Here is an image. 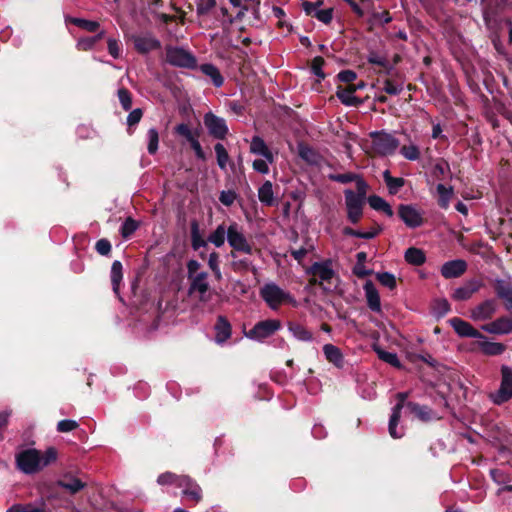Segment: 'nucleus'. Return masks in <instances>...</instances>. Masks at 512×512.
Instances as JSON below:
<instances>
[{
	"label": "nucleus",
	"mask_w": 512,
	"mask_h": 512,
	"mask_svg": "<svg viewBox=\"0 0 512 512\" xmlns=\"http://www.w3.org/2000/svg\"><path fill=\"white\" fill-rule=\"evenodd\" d=\"M215 3V0H196L197 13H208L215 6Z\"/></svg>",
	"instance_id": "338daca9"
},
{
	"label": "nucleus",
	"mask_w": 512,
	"mask_h": 512,
	"mask_svg": "<svg viewBox=\"0 0 512 512\" xmlns=\"http://www.w3.org/2000/svg\"><path fill=\"white\" fill-rule=\"evenodd\" d=\"M373 349H374L375 353L377 354L378 358L380 360H382L383 362H385L395 368H398V369H400L402 367V364H401L396 353L388 352L379 346H374Z\"/></svg>",
	"instance_id": "72a5a7b5"
},
{
	"label": "nucleus",
	"mask_w": 512,
	"mask_h": 512,
	"mask_svg": "<svg viewBox=\"0 0 512 512\" xmlns=\"http://www.w3.org/2000/svg\"><path fill=\"white\" fill-rule=\"evenodd\" d=\"M368 203L370 207L377 211L384 212L388 217L393 216V210L391 206L380 196L371 195L368 198Z\"/></svg>",
	"instance_id": "c9c22d12"
},
{
	"label": "nucleus",
	"mask_w": 512,
	"mask_h": 512,
	"mask_svg": "<svg viewBox=\"0 0 512 512\" xmlns=\"http://www.w3.org/2000/svg\"><path fill=\"white\" fill-rule=\"evenodd\" d=\"M288 330L298 341L311 342L313 340V334L299 323L289 322Z\"/></svg>",
	"instance_id": "7c9ffc66"
},
{
	"label": "nucleus",
	"mask_w": 512,
	"mask_h": 512,
	"mask_svg": "<svg viewBox=\"0 0 512 512\" xmlns=\"http://www.w3.org/2000/svg\"><path fill=\"white\" fill-rule=\"evenodd\" d=\"M356 88L348 86L347 88H338L336 95L338 99L345 105L352 106L359 103L358 98L355 96Z\"/></svg>",
	"instance_id": "473e14b6"
},
{
	"label": "nucleus",
	"mask_w": 512,
	"mask_h": 512,
	"mask_svg": "<svg viewBox=\"0 0 512 512\" xmlns=\"http://www.w3.org/2000/svg\"><path fill=\"white\" fill-rule=\"evenodd\" d=\"M490 400L496 404L501 405L512 398V368L503 365L501 367V383L497 391L490 393Z\"/></svg>",
	"instance_id": "423d86ee"
},
{
	"label": "nucleus",
	"mask_w": 512,
	"mask_h": 512,
	"mask_svg": "<svg viewBox=\"0 0 512 512\" xmlns=\"http://www.w3.org/2000/svg\"><path fill=\"white\" fill-rule=\"evenodd\" d=\"M406 406L410 409V411L416 415L418 419L421 421H431L433 419H437L436 414L427 406L420 405L415 402H408Z\"/></svg>",
	"instance_id": "393cba45"
},
{
	"label": "nucleus",
	"mask_w": 512,
	"mask_h": 512,
	"mask_svg": "<svg viewBox=\"0 0 512 512\" xmlns=\"http://www.w3.org/2000/svg\"><path fill=\"white\" fill-rule=\"evenodd\" d=\"M71 23L88 32H96L100 27L99 22L83 18H72Z\"/></svg>",
	"instance_id": "49530a36"
},
{
	"label": "nucleus",
	"mask_w": 512,
	"mask_h": 512,
	"mask_svg": "<svg viewBox=\"0 0 512 512\" xmlns=\"http://www.w3.org/2000/svg\"><path fill=\"white\" fill-rule=\"evenodd\" d=\"M259 295L266 305L274 311L278 310L284 304H290L293 307L298 305L294 296L290 292L282 289L275 282L265 283L260 288Z\"/></svg>",
	"instance_id": "7ed1b4c3"
},
{
	"label": "nucleus",
	"mask_w": 512,
	"mask_h": 512,
	"mask_svg": "<svg viewBox=\"0 0 512 512\" xmlns=\"http://www.w3.org/2000/svg\"><path fill=\"white\" fill-rule=\"evenodd\" d=\"M209 275L207 272H201L194 277L188 279L190 295H196L200 302H207L210 300V284L208 281Z\"/></svg>",
	"instance_id": "9d476101"
},
{
	"label": "nucleus",
	"mask_w": 512,
	"mask_h": 512,
	"mask_svg": "<svg viewBox=\"0 0 512 512\" xmlns=\"http://www.w3.org/2000/svg\"><path fill=\"white\" fill-rule=\"evenodd\" d=\"M490 476L492 480L501 487L508 484L511 480V477L507 472L497 468L490 470Z\"/></svg>",
	"instance_id": "8fccbe9b"
},
{
	"label": "nucleus",
	"mask_w": 512,
	"mask_h": 512,
	"mask_svg": "<svg viewBox=\"0 0 512 512\" xmlns=\"http://www.w3.org/2000/svg\"><path fill=\"white\" fill-rule=\"evenodd\" d=\"M175 133L184 137L189 143L196 138L190 127L185 123L177 125L175 127Z\"/></svg>",
	"instance_id": "052dcab7"
},
{
	"label": "nucleus",
	"mask_w": 512,
	"mask_h": 512,
	"mask_svg": "<svg viewBox=\"0 0 512 512\" xmlns=\"http://www.w3.org/2000/svg\"><path fill=\"white\" fill-rule=\"evenodd\" d=\"M405 261L414 266H420L425 263L426 256L423 250L416 248V247H410L405 251L404 254Z\"/></svg>",
	"instance_id": "2f4dec72"
},
{
	"label": "nucleus",
	"mask_w": 512,
	"mask_h": 512,
	"mask_svg": "<svg viewBox=\"0 0 512 512\" xmlns=\"http://www.w3.org/2000/svg\"><path fill=\"white\" fill-rule=\"evenodd\" d=\"M323 65H324V59L320 56L315 57L312 60L311 71L314 75H316L319 78V80H322L325 78V74L322 70Z\"/></svg>",
	"instance_id": "bf43d9fd"
},
{
	"label": "nucleus",
	"mask_w": 512,
	"mask_h": 512,
	"mask_svg": "<svg viewBox=\"0 0 512 512\" xmlns=\"http://www.w3.org/2000/svg\"><path fill=\"white\" fill-rule=\"evenodd\" d=\"M400 153L404 158L411 161L418 160L420 157L419 148L414 144L402 146L400 149Z\"/></svg>",
	"instance_id": "864d4df0"
},
{
	"label": "nucleus",
	"mask_w": 512,
	"mask_h": 512,
	"mask_svg": "<svg viewBox=\"0 0 512 512\" xmlns=\"http://www.w3.org/2000/svg\"><path fill=\"white\" fill-rule=\"evenodd\" d=\"M57 459V450L54 447L41 452L34 448H28L16 454L17 468L28 475L38 473L45 467L54 463Z\"/></svg>",
	"instance_id": "f257e3e1"
},
{
	"label": "nucleus",
	"mask_w": 512,
	"mask_h": 512,
	"mask_svg": "<svg viewBox=\"0 0 512 512\" xmlns=\"http://www.w3.org/2000/svg\"><path fill=\"white\" fill-rule=\"evenodd\" d=\"M107 48L109 54L114 58L117 59L121 55V46L120 42L115 38H108L107 39Z\"/></svg>",
	"instance_id": "680f3d73"
},
{
	"label": "nucleus",
	"mask_w": 512,
	"mask_h": 512,
	"mask_svg": "<svg viewBox=\"0 0 512 512\" xmlns=\"http://www.w3.org/2000/svg\"><path fill=\"white\" fill-rule=\"evenodd\" d=\"M231 325L224 316H218L215 324V342L225 343L231 337Z\"/></svg>",
	"instance_id": "b1692460"
},
{
	"label": "nucleus",
	"mask_w": 512,
	"mask_h": 512,
	"mask_svg": "<svg viewBox=\"0 0 512 512\" xmlns=\"http://www.w3.org/2000/svg\"><path fill=\"white\" fill-rule=\"evenodd\" d=\"M225 239H227V228L224 224L218 225L208 236V242L218 248L224 245Z\"/></svg>",
	"instance_id": "58836bf2"
},
{
	"label": "nucleus",
	"mask_w": 512,
	"mask_h": 512,
	"mask_svg": "<svg viewBox=\"0 0 512 512\" xmlns=\"http://www.w3.org/2000/svg\"><path fill=\"white\" fill-rule=\"evenodd\" d=\"M384 181L391 194H396L404 186L405 181L401 177H392L389 170L383 172Z\"/></svg>",
	"instance_id": "ea45409f"
},
{
	"label": "nucleus",
	"mask_w": 512,
	"mask_h": 512,
	"mask_svg": "<svg viewBox=\"0 0 512 512\" xmlns=\"http://www.w3.org/2000/svg\"><path fill=\"white\" fill-rule=\"evenodd\" d=\"M282 327V323L278 319H266L257 322L245 336L257 342H263L265 339L274 335Z\"/></svg>",
	"instance_id": "39448f33"
},
{
	"label": "nucleus",
	"mask_w": 512,
	"mask_h": 512,
	"mask_svg": "<svg viewBox=\"0 0 512 512\" xmlns=\"http://www.w3.org/2000/svg\"><path fill=\"white\" fill-rule=\"evenodd\" d=\"M122 270H123L122 263L119 260H115L111 266L110 277H111L113 291L116 294L119 293L120 284L123 279V271Z\"/></svg>",
	"instance_id": "f704fd0d"
},
{
	"label": "nucleus",
	"mask_w": 512,
	"mask_h": 512,
	"mask_svg": "<svg viewBox=\"0 0 512 512\" xmlns=\"http://www.w3.org/2000/svg\"><path fill=\"white\" fill-rule=\"evenodd\" d=\"M479 347L486 355H500L505 351V346L498 342L482 341Z\"/></svg>",
	"instance_id": "79ce46f5"
},
{
	"label": "nucleus",
	"mask_w": 512,
	"mask_h": 512,
	"mask_svg": "<svg viewBox=\"0 0 512 512\" xmlns=\"http://www.w3.org/2000/svg\"><path fill=\"white\" fill-rule=\"evenodd\" d=\"M495 290L497 296L504 300L506 310L512 311V281L497 279L495 281Z\"/></svg>",
	"instance_id": "6ab92c4d"
},
{
	"label": "nucleus",
	"mask_w": 512,
	"mask_h": 512,
	"mask_svg": "<svg viewBox=\"0 0 512 512\" xmlns=\"http://www.w3.org/2000/svg\"><path fill=\"white\" fill-rule=\"evenodd\" d=\"M46 503L43 498L38 499L34 503L25 505L15 504L11 506L6 512H45Z\"/></svg>",
	"instance_id": "c756f323"
},
{
	"label": "nucleus",
	"mask_w": 512,
	"mask_h": 512,
	"mask_svg": "<svg viewBox=\"0 0 512 512\" xmlns=\"http://www.w3.org/2000/svg\"><path fill=\"white\" fill-rule=\"evenodd\" d=\"M307 273L312 276L311 284L319 285L327 292L334 290L339 282L338 275L333 269V262L329 259L313 263Z\"/></svg>",
	"instance_id": "f03ea898"
},
{
	"label": "nucleus",
	"mask_w": 512,
	"mask_h": 512,
	"mask_svg": "<svg viewBox=\"0 0 512 512\" xmlns=\"http://www.w3.org/2000/svg\"><path fill=\"white\" fill-rule=\"evenodd\" d=\"M214 150L217 157V164L220 169L225 170L229 162V154L223 144L217 143L214 146Z\"/></svg>",
	"instance_id": "c03bdc74"
},
{
	"label": "nucleus",
	"mask_w": 512,
	"mask_h": 512,
	"mask_svg": "<svg viewBox=\"0 0 512 512\" xmlns=\"http://www.w3.org/2000/svg\"><path fill=\"white\" fill-rule=\"evenodd\" d=\"M377 279L381 283V285L394 289L396 287V278L392 273L382 272L377 274Z\"/></svg>",
	"instance_id": "4d7b16f0"
},
{
	"label": "nucleus",
	"mask_w": 512,
	"mask_h": 512,
	"mask_svg": "<svg viewBox=\"0 0 512 512\" xmlns=\"http://www.w3.org/2000/svg\"><path fill=\"white\" fill-rule=\"evenodd\" d=\"M105 35V32L102 30L97 35L92 37H82L77 40L76 47L80 51H89L94 48L96 43L100 41Z\"/></svg>",
	"instance_id": "4c0bfd02"
},
{
	"label": "nucleus",
	"mask_w": 512,
	"mask_h": 512,
	"mask_svg": "<svg viewBox=\"0 0 512 512\" xmlns=\"http://www.w3.org/2000/svg\"><path fill=\"white\" fill-rule=\"evenodd\" d=\"M273 162L274 161H269L267 158L261 157L252 162V167L256 172L265 175L269 173V165Z\"/></svg>",
	"instance_id": "5fc2aeb1"
},
{
	"label": "nucleus",
	"mask_w": 512,
	"mask_h": 512,
	"mask_svg": "<svg viewBox=\"0 0 512 512\" xmlns=\"http://www.w3.org/2000/svg\"><path fill=\"white\" fill-rule=\"evenodd\" d=\"M190 233H191V246L197 251L200 248H206L208 245V238L204 239L200 233L199 223L196 220L191 221L190 224Z\"/></svg>",
	"instance_id": "c85d7f7f"
},
{
	"label": "nucleus",
	"mask_w": 512,
	"mask_h": 512,
	"mask_svg": "<svg viewBox=\"0 0 512 512\" xmlns=\"http://www.w3.org/2000/svg\"><path fill=\"white\" fill-rule=\"evenodd\" d=\"M200 71L207 77H209L215 87H221L224 83V78L220 73V70L211 63H205L200 65Z\"/></svg>",
	"instance_id": "cd10ccee"
},
{
	"label": "nucleus",
	"mask_w": 512,
	"mask_h": 512,
	"mask_svg": "<svg viewBox=\"0 0 512 512\" xmlns=\"http://www.w3.org/2000/svg\"><path fill=\"white\" fill-rule=\"evenodd\" d=\"M227 241L233 251L244 254H252L253 245L248 241L237 223H232L227 228Z\"/></svg>",
	"instance_id": "6e6552de"
},
{
	"label": "nucleus",
	"mask_w": 512,
	"mask_h": 512,
	"mask_svg": "<svg viewBox=\"0 0 512 512\" xmlns=\"http://www.w3.org/2000/svg\"><path fill=\"white\" fill-rule=\"evenodd\" d=\"M497 309V302L494 299H487L473 307L470 310L469 317L475 322L488 321L493 318Z\"/></svg>",
	"instance_id": "f8f14e48"
},
{
	"label": "nucleus",
	"mask_w": 512,
	"mask_h": 512,
	"mask_svg": "<svg viewBox=\"0 0 512 512\" xmlns=\"http://www.w3.org/2000/svg\"><path fill=\"white\" fill-rule=\"evenodd\" d=\"M345 204L349 221L353 224L358 223L363 214L364 200L362 196L356 195L352 190H346Z\"/></svg>",
	"instance_id": "9b49d317"
},
{
	"label": "nucleus",
	"mask_w": 512,
	"mask_h": 512,
	"mask_svg": "<svg viewBox=\"0 0 512 512\" xmlns=\"http://www.w3.org/2000/svg\"><path fill=\"white\" fill-rule=\"evenodd\" d=\"M467 263L465 260L456 259L445 262L441 267V274L446 279L457 278L465 273Z\"/></svg>",
	"instance_id": "a211bd4d"
},
{
	"label": "nucleus",
	"mask_w": 512,
	"mask_h": 512,
	"mask_svg": "<svg viewBox=\"0 0 512 512\" xmlns=\"http://www.w3.org/2000/svg\"><path fill=\"white\" fill-rule=\"evenodd\" d=\"M204 124L210 135L216 139H224L228 133V127L223 118L216 116L212 112L206 113L204 116Z\"/></svg>",
	"instance_id": "ddd939ff"
},
{
	"label": "nucleus",
	"mask_w": 512,
	"mask_h": 512,
	"mask_svg": "<svg viewBox=\"0 0 512 512\" xmlns=\"http://www.w3.org/2000/svg\"><path fill=\"white\" fill-rule=\"evenodd\" d=\"M78 427V423L75 420L64 419L58 422L57 430L62 433L70 432Z\"/></svg>",
	"instance_id": "e2e57ef3"
},
{
	"label": "nucleus",
	"mask_w": 512,
	"mask_h": 512,
	"mask_svg": "<svg viewBox=\"0 0 512 512\" xmlns=\"http://www.w3.org/2000/svg\"><path fill=\"white\" fill-rule=\"evenodd\" d=\"M250 153L274 161V155L260 136H253L250 141Z\"/></svg>",
	"instance_id": "5701e85b"
},
{
	"label": "nucleus",
	"mask_w": 512,
	"mask_h": 512,
	"mask_svg": "<svg viewBox=\"0 0 512 512\" xmlns=\"http://www.w3.org/2000/svg\"><path fill=\"white\" fill-rule=\"evenodd\" d=\"M299 156L309 164H317L318 154L309 146L300 144L298 147Z\"/></svg>",
	"instance_id": "37998d69"
},
{
	"label": "nucleus",
	"mask_w": 512,
	"mask_h": 512,
	"mask_svg": "<svg viewBox=\"0 0 512 512\" xmlns=\"http://www.w3.org/2000/svg\"><path fill=\"white\" fill-rule=\"evenodd\" d=\"M138 228V223L128 217L121 226L120 233L123 238H129Z\"/></svg>",
	"instance_id": "603ef678"
},
{
	"label": "nucleus",
	"mask_w": 512,
	"mask_h": 512,
	"mask_svg": "<svg viewBox=\"0 0 512 512\" xmlns=\"http://www.w3.org/2000/svg\"><path fill=\"white\" fill-rule=\"evenodd\" d=\"M133 42L135 49L142 54L149 53L161 47L160 41L151 35L135 36Z\"/></svg>",
	"instance_id": "412c9836"
},
{
	"label": "nucleus",
	"mask_w": 512,
	"mask_h": 512,
	"mask_svg": "<svg viewBox=\"0 0 512 512\" xmlns=\"http://www.w3.org/2000/svg\"><path fill=\"white\" fill-rule=\"evenodd\" d=\"M56 484L57 486L69 491L71 494H75L85 487V483L71 475L63 476V478L58 480Z\"/></svg>",
	"instance_id": "bb28decb"
},
{
	"label": "nucleus",
	"mask_w": 512,
	"mask_h": 512,
	"mask_svg": "<svg viewBox=\"0 0 512 512\" xmlns=\"http://www.w3.org/2000/svg\"><path fill=\"white\" fill-rule=\"evenodd\" d=\"M343 233L347 236H353V237L362 238V239H372L378 235L379 230L372 229L368 232H361L358 230H354L350 227H345L343 230Z\"/></svg>",
	"instance_id": "3c124183"
},
{
	"label": "nucleus",
	"mask_w": 512,
	"mask_h": 512,
	"mask_svg": "<svg viewBox=\"0 0 512 512\" xmlns=\"http://www.w3.org/2000/svg\"><path fill=\"white\" fill-rule=\"evenodd\" d=\"M322 1L317 2H309L304 1L302 3V7L307 15L315 17L319 21H321L324 24H328L331 22L333 17V9L327 8V9H321Z\"/></svg>",
	"instance_id": "2eb2a0df"
},
{
	"label": "nucleus",
	"mask_w": 512,
	"mask_h": 512,
	"mask_svg": "<svg viewBox=\"0 0 512 512\" xmlns=\"http://www.w3.org/2000/svg\"><path fill=\"white\" fill-rule=\"evenodd\" d=\"M236 193L232 190L222 191L219 196L220 202L225 206H231L236 200Z\"/></svg>",
	"instance_id": "774afa93"
},
{
	"label": "nucleus",
	"mask_w": 512,
	"mask_h": 512,
	"mask_svg": "<svg viewBox=\"0 0 512 512\" xmlns=\"http://www.w3.org/2000/svg\"><path fill=\"white\" fill-rule=\"evenodd\" d=\"M143 116V112L141 109L136 108L132 110L127 117V125H128V133L132 134L133 130L131 129L133 126L137 125Z\"/></svg>",
	"instance_id": "13d9d810"
},
{
	"label": "nucleus",
	"mask_w": 512,
	"mask_h": 512,
	"mask_svg": "<svg viewBox=\"0 0 512 512\" xmlns=\"http://www.w3.org/2000/svg\"><path fill=\"white\" fill-rule=\"evenodd\" d=\"M147 140H148V145H147L148 153L151 155H154L157 152L158 145H159V134H158V131L156 128H150L147 131Z\"/></svg>",
	"instance_id": "a18cd8bd"
},
{
	"label": "nucleus",
	"mask_w": 512,
	"mask_h": 512,
	"mask_svg": "<svg viewBox=\"0 0 512 512\" xmlns=\"http://www.w3.org/2000/svg\"><path fill=\"white\" fill-rule=\"evenodd\" d=\"M117 94H118V98H119L122 108L125 111L130 110L132 107V97H131V93L128 91V89L120 88V89H118Z\"/></svg>",
	"instance_id": "6e6d98bb"
},
{
	"label": "nucleus",
	"mask_w": 512,
	"mask_h": 512,
	"mask_svg": "<svg viewBox=\"0 0 512 512\" xmlns=\"http://www.w3.org/2000/svg\"><path fill=\"white\" fill-rule=\"evenodd\" d=\"M184 496L189 497L194 502H199L202 498V490L200 486L193 480L190 484V487L182 490Z\"/></svg>",
	"instance_id": "09e8293b"
},
{
	"label": "nucleus",
	"mask_w": 512,
	"mask_h": 512,
	"mask_svg": "<svg viewBox=\"0 0 512 512\" xmlns=\"http://www.w3.org/2000/svg\"><path fill=\"white\" fill-rule=\"evenodd\" d=\"M178 475L172 472H165L158 476L157 482L160 485H176Z\"/></svg>",
	"instance_id": "0e129e2a"
},
{
	"label": "nucleus",
	"mask_w": 512,
	"mask_h": 512,
	"mask_svg": "<svg viewBox=\"0 0 512 512\" xmlns=\"http://www.w3.org/2000/svg\"><path fill=\"white\" fill-rule=\"evenodd\" d=\"M323 353L325 358L337 368H342L344 365L343 354L341 350L333 344H325L323 346Z\"/></svg>",
	"instance_id": "a878e982"
},
{
	"label": "nucleus",
	"mask_w": 512,
	"mask_h": 512,
	"mask_svg": "<svg viewBox=\"0 0 512 512\" xmlns=\"http://www.w3.org/2000/svg\"><path fill=\"white\" fill-rule=\"evenodd\" d=\"M449 324L460 337H469L475 339L484 338V336L477 329H475L469 322L461 318H451L449 320Z\"/></svg>",
	"instance_id": "f3484780"
},
{
	"label": "nucleus",
	"mask_w": 512,
	"mask_h": 512,
	"mask_svg": "<svg viewBox=\"0 0 512 512\" xmlns=\"http://www.w3.org/2000/svg\"><path fill=\"white\" fill-rule=\"evenodd\" d=\"M437 193L439 195L438 204L441 208L447 209L449 207L450 200L453 195V188L446 187L443 184L436 186Z\"/></svg>",
	"instance_id": "a19ab883"
},
{
	"label": "nucleus",
	"mask_w": 512,
	"mask_h": 512,
	"mask_svg": "<svg viewBox=\"0 0 512 512\" xmlns=\"http://www.w3.org/2000/svg\"><path fill=\"white\" fill-rule=\"evenodd\" d=\"M482 287V282L476 279L468 281L465 285L458 287L453 292V299L457 301H465L472 297V295L479 291Z\"/></svg>",
	"instance_id": "aec40b11"
},
{
	"label": "nucleus",
	"mask_w": 512,
	"mask_h": 512,
	"mask_svg": "<svg viewBox=\"0 0 512 512\" xmlns=\"http://www.w3.org/2000/svg\"><path fill=\"white\" fill-rule=\"evenodd\" d=\"M166 61L176 67L194 69L197 67V60L187 50L180 47H166Z\"/></svg>",
	"instance_id": "0eeeda50"
},
{
	"label": "nucleus",
	"mask_w": 512,
	"mask_h": 512,
	"mask_svg": "<svg viewBox=\"0 0 512 512\" xmlns=\"http://www.w3.org/2000/svg\"><path fill=\"white\" fill-rule=\"evenodd\" d=\"M329 178L333 181L345 184L355 181L358 178V175L354 173L331 174Z\"/></svg>",
	"instance_id": "69168bd1"
},
{
	"label": "nucleus",
	"mask_w": 512,
	"mask_h": 512,
	"mask_svg": "<svg viewBox=\"0 0 512 512\" xmlns=\"http://www.w3.org/2000/svg\"><path fill=\"white\" fill-rule=\"evenodd\" d=\"M398 215L409 228H417L423 224L422 214L412 205L401 204L398 208Z\"/></svg>",
	"instance_id": "4468645a"
},
{
	"label": "nucleus",
	"mask_w": 512,
	"mask_h": 512,
	"mask_svg": "<svg viewBox=\"0 0 512 512\" xmlns=\"http://www.w3.org/2000/svg\"><path fill=\"white\" fill-rule=\"evenodd\" d=\"M258 197L261 203L271 206L274 202L273 186L270 181H265L258 189Z\"/></svg>",
	"instance_id": "e433bc0d"
},
{
	"label": "nucleus",
	"mask_w": 512,
	"mask_h": 512,
	"mask_svg": "<svg viewBox=\"0 0 512 512\" xmlns=\"http://www.w3.org/2000/svg\"><path fill=\"white\" fill-rule=\"evenodd\" d=\"M489 334L507 335L512 333V318L502 316L481 326Z\"/></svg>",
	"instance_id": "dca6fc26"
},
{
	"label": "nucleus",
	"mask_w": 512,
	"mask_h": 512,
	"mask_svg": "<svg viewBox=\"0 0 512 512\" xmlns=\"http://www.w3.org/2000/svg\"><path fill=\"white\" fill-rule=\"evenodd\" d=\"M370 137L372 138V148L374 152L381 156L395 153L399 146V140L392 134L384 131L372 132Z\"/></svg>",
	"instance_id": "20e7f679"
},
{
	"label": "nucleus",
	"mask_w": 512,
	"mask_h": 512,
	"mask_svg": "<svg viewBox=\"0 0 512 512\" xmlns=\"http://www.w3.org/2000/svg\"><path fill=\"white\" fill-rule=\"evenodd\" d=\"M383 90L390 95H398L403 91V82L385 79L383 81Z\"/></svg>",
	"instance_id": "de8ad7c7"
},
{
	"label": "nucleus",
	"mask_w": 512,
	"mask_h": 512,
	"mask_svg": "<svg viewBox=\"0 0 512 512\" xmlns=\"http://www.w3.org/2000/svg\"><path fill=\"white\" fill-rule=\"evenodd\" d=\"M408 396V392H400L396 395L398 403L392 408L388 424L389 434L394 439H399L404 435L403 427H401L399 430L397 429V427L401 418L402 409L405 405V401L408 398Z\"/></svg>",
	"instance_id": "1a4fd4ad"
},
{
	"label": "nucleus",
	"mask_w": 512,
	"mask_h": 512,
	"mask_svg": "<svg viewBox=\"0 0 512 512\" xmlns=\"http://www.w3.org/2000/svg\"><path fill=\"white\" fill-rule=\"evenodd\" d=\"M363 289L365 292L368 307L374 312H380L381 311L380 296H379L378 290L376 289L373 282L368 280L364 284Z\"/></svg>",
	"instance_id": "4be33fe9"
}]
</instances>
